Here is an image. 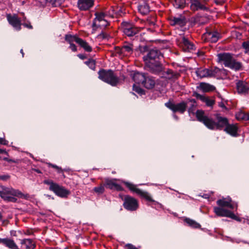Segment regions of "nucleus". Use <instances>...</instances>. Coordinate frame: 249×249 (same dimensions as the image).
<instances>
[{"label":"nucleus","mask_w":249,"mask_h":249,"mask_svg":"<svg viewBox=\"0 0 249 249\" xmlns=\"http://www.w3.org/2000/svg\"><path fill=\"white\" fill-rule=\"evenodd\" d=\"M104 183L105 187L111 190H115L119 191L124 190L123 187L120 185L116 183L114 179H106Z\"/></svg>","instance_id":"aec40b11"},{"label":"nucleus","mask_w":249,"mask_h":249,"mask_svg":"<svg viewBox=\"0 0 249 249\" xmlns=\"http://www.w3.org/2000/svg\"><path fill=\"white\" fill-rule=\"evenodd\" d=\"M78 56L81 59H84L85 58V56L83 54H79L78 55Z\"/></svg>","instance_id":"5fc2aeb1"},{"label":"nucleus","mask_w":249,"mask_h":249,"mask_svg":"<svg viewBox=\"0 0 249 249\" xmlns=\"http://www.w3.org/2000/svg\"><path fill=\"white\" fill-rule=\"evenodd\" d=\"M204 54L203 52H198L197 53V55L198 56H201V55H203Z\"/></svg>","instance_id":"4d7b16f0"},{"label":"nucleus","mask_w":249,"mask_h":249,"mask_svg":"<svg viewBox=\"0 0 249 249\" xmlns=\"http://www.w3.org/2000/svg\"><path fill=\"white\" fill-rule=\"evenodd\" d=\"M1 188L2 190L0 191V196L4 201L16 202L17 199L14 196H17L19 198L24 197V194L18 190L3 186Z\"/></svg>","instance_id":"7ed1b4c3"},{"label":"nucleus","mask_w":249,"mask_h":249,"mask_svg":"<svg viewBox=\"0 0 249 249\" xmlns=\"http://www.w3.org/2000/svg\"><path fill=\"white\" fill-rule=\"evenodd\" d=\"M98 38L103 39H108L109 37V35L108 33L103 31L98 35Z\"/></svg>","instance_id":"c03bdc74"},{"label":"nucleus","mask_w":249,"mask_h":249,"mask_svg":"<svg viewBox=\"0 0 249 249\" xmlns=\"http://www.w3.org/2000/svg\"><path fill=\"white\" fill-rule=\"evenodd\" d=\"M21 244L24 245L26 249H35L36 244L31 239H24L21 240Z\"/></svg>","instance_id":"c756f323"},{"label":"nucleus","mask_w":249,"mask_h":249,"mask_svg":"<svg viewBox=\"0 0 249 249\" xmlns=\"http://www.w3.org/2000/svg\"><path fill=\"white\" fill-rule=\"evenodd\" d=\"M186 103H188V104L189 103H191L190 107L188 108V110L189 113H194V111L195 110V108L196 107V100L194 99H188L187 102Z\"/></svg>","instance_id":"4c0bfd02"},{"label":"nucleus","mask_w":249,"mask_h":249,"mask_svg":"<svg viewBox=\"0 0 249 249\" xmlns=\"http://www.w3.org/2000/svg\"><path fill=\"white\" fill-rule=\"evenodd\" d=\"M186 4L185 0H174L173 5L176 8H183Z\"/></svg>","instance_id":"e433bc0d"},{"label":"nucleus","mask_w":249,"mask_h":249,"mask_svg":"<svg viewBox=\"0 0 249 249\" xmlns=\"http://www.w3.org/2000/svg\"><path fill=\"white\" fill-rule=\"evenodd\" d=\"M94 0H78L77 6L82 11H87L93 7Z\"/></svg>","instance_id":"6ab92c4d"},{"label":"nucleus","mask_w":249,"mask_h":249,"mask_svg":"<svg viewBox=\"0 0 249 249\" xmlns=\"http://www.w3.org/2000/svg\"><path fill=\"white\" fill-rule=\"evenodd\" d=\"M190 9L194 12L209 10V8L206 6V2L204 0H190Z\"/></svg>","instance_id":"9b49d317"},{"label":"nucleus","mask_w":249,"mask_h":249,"mask_svg":"<svg viewBox=\"0 0 249 249\" xmlns=\"http://www.w3.org/2000/svg\"><path fill=\"white\" fill-rule=\"evenodd\" d=\"M85 63L91 69L94 70L95 69V61L93 59L86 61Z\"/></svg>","instance_id":"37998d69"},{"label":"nucleus","mask_w":249,"mask_h":249,"mask_svg":"<svg viewBox=\"0 0 249 249\" xmlns=\"http://www.w3.org/2000/svg\"><path fill=\"white\" fill-rule=\"evenodd\" d=\"M215 213L218 216L230 217L233 219H237V216L231 211L224 209V207H215L213 208Z\"/></svg>","instance_id":"ddd939ff"},{"label":"nucleus","mask_w":249,"mask_h":249,"mask_svg":"<svg viewBox=\"0 0 249 249\" xmlns=\"http://www.w3.org/2000/svg\"><path fill=\"white\" fill-rule=\"evenodd\" d=\"M6 17L9 24L14 28L18 31L21 29V21L17 15L12 16L11 14H7Z\"/></svg>","instance_id":"2eb2a0df"},{"label":"nucleus","mask_w":249,"mask_h":249,"mask_svg":"<svg viewBox=\"0 0 249 249\" xmlns=\"http://www.w3.org/2000/svg\"><path fill=\"white\" fill-rule=\"evenodd\" d=\"M105 186L104 183L101 184L100 186L94 188V191L98 195L102 194L105 192Z\"/></svg>","instance_id":"ea45409f"},{"label":"nucleus","mask_w":249,"mask_h":249,"mask_svg":"<svg viewBox=\"0 0 249 249\" xmlns=\"http://www.w3.org/2000/svg\"><path fill=\"white\" fill-rule=\"evenodd\" d=\"M80 38V37L76 35L67 34L65 36V40L69 44L73 43V42H75L78 43Z\"/></svg>","instance_id":"72a5a7b5"},{"label":"nucleus","mask_w":249,"mask_h":249,"mask_svg":"<svg viewBox=\"0 0 249 249\" xmlns=\"http://www.w3.org/2000/svg\"><path fill=\"white\" fill-rule=\"evenodd\" d=\"M148 23L150 25H154L155 24L154 21H148Z\"/></svg>","instance_id":"13d9d810"},{"label":"nucleus","mask_w":249,"mask_h":249,"mask_svg":"<svg viewBox=\"0 0 249 249\" xmlns=\"http://www.w3.org/2000/svg\"><path fill=\"white\" fill-rule=\"evenodd\" d=\"M69 48L71 50V51L72 52H75L77 51V47L76 46V45L73 44V43H72V44H70V47Z\"/></svg>","instance_id":"de8ad7c7"},{"label":"nucleus","mask_w":249,"mask_h":249,"mask_svg":"<svg viewBox=\"0 0 249 249\" xmlns=\"http://www.w3.org/2000/svg\"><path fill=\"white\" fill-rule=\"evenodd\" d=\"M184 222H185L189 226L193 228H199L201 227L199 223L189 218H186L184 219Z\"/></svg>","instance_id":"c9c22d12"},{"label":"nucleus","mask_w":249,"mask_h":249,"mask_svg":"<svg viewBox=\"0 0 249 249\" xmlns=\"http://www.w3.org/2000/svg\"><path fill=\"white\" fill-rule=\"evenodd\" d=\"M187 105L188 103L185 102H181L177 104L170 101L165 103L166 107L174 112H178L181 114H183L186 111Z\"/></svg>","instance_id":"1a4fd4ad"},{"label":"nucleus","mask_w":249,"mask_h":249,"mask_svg":"<svg viewBox=\"0 0 249 249\" xmlns=\"http://www.w3.org/2000/svg\"><path fill=\"white\" fill-rule=\"evenodd\" d=\"M210 77H215L219 78L221 77L222 74L224 73V69H220L217 67H213L209 69Z\"/></svg>","instance_id":"bb28decb"},{"label":"nucleus","mask_w":249,"mask_h":249,"mask_svg":"<svg viewBox=\"0 0 249 249\" xmlns=\"http://www.w3.org/2000/svg\"><path fill=\"white\" fill-rule=\"evenodd\" d=\"M20 53H22V57H23L24 56V53H23V49L20 50Z\"/></svg>","instance_id":"bf43d9fd"},{"label":"nucleus","mask_w":249,"mask_h":249,"mask_svg":"<svg viewBox=\"0 0 249 249\" xmlns=\"http://www.w3.org/2000/svg\"><path fill=\"white\" fill-rule=\"evenodd\" d=\"M56 170L58 173H61L63 172V170L59 167H58V168H57Z\"/></svg>","instance_id":"864d4df0"},{"label":"nucleus","mask_w":249,"mask_h":249,"mask_svg":"<svg viewBox=\"0 0 249 249\" xmlns=\"http://www.w3.org/2000/svg\"><path fill=\"white\" fill-rule=\"evenodd\" d=\"M50 166V167H52L55 169H56L57 168H58V166L56 165H54V164H49Z\"/></svg>","instance_id":"6e6d98bb"},{"label":"nucleus","mask_w":249,"mask_h":249,"mask_svg":"<svg viewBox=\"0 0 249 249\" xmlns=\"http://www.w3.org/2000/svg\"><path fill=\"white\" fill-rule=\"evenodd\" d=\"M133 52V45L131 43H125L122 47H115L113 56L123 57L131 54Z\"/></svg>","instance_id":"423d86ee"},{"label":"nucleus","mask_w":249,"mask_h":249,"mask_svg":"<svg viewBox=\"0 0 249 249\" xmlns=\"http://www.w3.org/2000/svg\"><path fill=\"white\" fill-rule=\"evenodd\" d=\"M123 183L131 191L135 193L148 201H154L150 194L148 192L141 190V189L138 188L136 185L130 182L124 181Z\"/></svg>","instance_id":"0eeeda50"},{"label":"nucleus","mask_w":249,"mask_h":249,"mask_svg":"<svg viewBox=\"0 0 249 249\" xmlns=\"http://www.w3.org/2000/svg\"><path fill=\"white\" fill-rule=\"evenodd\" d=\"M196 117L199 122L202 123L208 128L211 130H224L227 133L233 137L238 136V127L237 124H230L228 119L219 113L214 115L215 120L205 115L204 111L197 110Z\"/></svg>","instance_id":"f257e3e1"},{"label":"nucleus","mask_w":249,"mask_h":249,"mask_svg":"<svg viewBox=\"0 0 249 249\" xmlns=\"http://www.w3.org/2000/svg\"><path fill=\"white\" fill-rule=\"evenodd\" d=\"M217 204L221 207H228L232 210H237L238 204L237 202H233L230 197L223 198L217 200Z\"/></svg>","instance_id":"f8f14e48"},{"label":"nucleus","mask_w":249,"mask_h":249,"mask_svg":"<svg viewBox=\"0 0 249 249\" xmlns=\"http://www.w3.org/2000/svg\"><path fill=\"white\" fill-rule=\"evenodd\" d=\"M236 89L239 94H246L249 92V84L242 80L238 81L236 83Z\"/></svg>","instance_id":"a211bd4d"},{"label":"nucleus","mask_w":249,"mask_h":249,"mask_svg":"<svg viewBox=\"0 0 249 249\" xmlns=\"http://www.w3.org/2000/svg\"><path fill=\"white\" fill-rule=\"evenodd\" d=\"M3 152H4V151L0 149V153H2Z\"/></svg>","instance_id":"680f3d73"},{"label":"nucleus","mask_w":249,"mask_h":249,"mask_svg":"<svg viewBox=\"0 0 249 249\" xmlns=\"http://www.w3.org/2000/svg\"><path fill=\"white\" fill-rule=\"evenodd\" d=\"M174 117H175L176 119H178V117H177L176 115H174Z\"/></svg>","instance_id":"0e129e2a"},{"label":"nucleus","mask_w":249,"mask_h":249,"mask_svg":"<svg viewBox=\"0 0 249 249\" xmlns=\"http://www.w3.org/2000/svg\"><path fill=\"white\" fill-rule=\"evenodd\" d=\"M198 88L205 92L213 91L215 89L214 86L204 82L200 83Z\"/></svg>","instance_id":"c85d7f7f"},{"label":"nucleus","mask_w":249,"mask_h":249,"mask_svg":"<svg viewBox=\"0 0 249 249\" xmlns=\"http://www.w3.org/2000/svg\"><path fill=\"white\" fill-rule=\"evenodd\" d=\"M122 200L124 201V208L128 211H134L139 207L138 200L131 196L126 195L122 198Z\"/></svg>","instance_id":"6e6552de"},{"label":"nucleus","mask_w":249,"mask_h":249,"mask_svg":"<svg viewBox=\"0 0 249 249\" xmlns=\"http://www.w3.org/2000/svg\"><path fill=\"white\" fill-rule=\"evenodd\" d=\"M227 67L235 71H239L241 70L242 65L241 62L236 61V60L233 57Z\"/></svg>","instance_id":"cd10ccee"},{"label":"nucleus","mask_w":249,"mask_h":249,"mask_svg":"<svg viewBox=\"0 0 249 249\" xmlns=\"http://www.w3.org/2000/svg\"><path fill=\"white\" fill-rule=\"evenodd\" d=\"M193 96L196 97L197 99H198L201 101L204 102L207 106L212 107L214 104V101L213 99H210L205 96L201 95L196 92H195L193 93Z\"/></svg>","instance_id":"5701e85b"},{"label":"nucleus","mask_w":249,"mask_h":249,"mask_svg":"<svg viewBox=\"0 0 249 249\" xmlns=\"http://www.w3.org/2000/svg\"><path fill=\"white\" fill-rule=\"evenodd\" d=\"M2 218V214L0 212V220H1Z\"/></svg>","instance_id":"052dcab7"},{"label":"nucleus","mask_w":249,"mask_h":249,"mask_svg":"<svg viewBox=\"0 0 249 249\" xmlns=\"http://www.w3.org/2000/svg\"><path fill=\"white\" fill-rule=\"evenodd\" d=\"M170 24L173 26H184L186 24V18L184 16L181 15L178 17H172L170 19Z\"/></svg>","instance_id":"412c9836"},{"label":"nucleus","mask_w":249,"mask_h":249,"mask_svg":"<svg viewBox=\"0 0 249 249\" xmlns=\"http://www.w3.org/2000/svg\"><path fill=\"white\" fill-rule=\"evenodd\" d=\"M217 57V62L223 63L226 67L233 57L232 54L227 53H218Z\"/></svg>","instance_id":"dca6fc26"},{"label":"nucleus","mask_w":249,"mask_h":249,"mask_svg":"<svg viewBox=\"0 0 249 249\" xmlns=\"http://www.w3.org/2000/svg\"><path fill=\"white\" fill-rule=\"evenodd\" d=\"M217 4H222L224 3L226 0H213Z\"/></svg>","instance_id":"8fccbe9b"},{"label":"nucleus","mask_w":249,"mask_h":249,"mask_svg":"<svg viewBox=\"0 0 249 249\" xmlns=\"http://www.w3.org/2000/svg\"><path fill=\"white\" fill-rule=\"evenodd\" d=\"M125 249H137L136 247L134 246L133 245L130 244H128L125 245Z\"/></svg>","instance_id":"09e8293b"},{"label":"nucleus","mask_w":249,"mask_h":249,"mask_svg":"<svg viewBox=\"0 0 249 249\" xmlns=\"http://www.w3.org/2000/svg\"><path fill=\"white\" fill-rule=\"evenodd\" d=\"M177 41L178 46L185 52H190L195 49L194 44L185 36L178 39Z\"/></svg>","instance_id":"9d476101"},{"label":"nucleus","mask_w":249,"mask_h":249,"mask_svg":"<svg viewBox=\"0 0 249 249\" xmlns=\"http://www.w3.org/2000/svg\"><path fill=\"white\" fill-rule=\"evenodd\" d=\"M242 46L245 50V53H249V41L244 42Z\"/></svg>","instance_id":"a18cd8bd"},{"label":"nucleus","mask_w":249,"mask_h":249,"mask_svg":"<svg viewBox=\"0 0 249 249\" xmlns=\"http://www.w3.org/2000/svg\"><path fill=\"white\" fill-rule=\"evenodd\" d=\"M0 144H6V141L3 138H0Z\"/></svg>","instance_id":"3c124183"},{"label":"nucleus","mask_w":249,"mask_h":249,"mask_svg":"<svg viewBox=\"0 0 249 249\" xmlns=\"http://www.w3.org/2000/svg\"><path fill=\"white\" fill-rule=\"evenodd\" d=\"M0 244H2L10 249H19L13 239L0 238Z\"/></svg>","instance_id":"4be33fe9"},{"label":"nucleus","mask_w":249,"mask_h":249,"mask_svg":"<svg viewBox=\"0 0 249 249\" xmlns=\"http://www.w3.org/2000/svg\"><path fill=\"white\" fill-rule=\"evenodd\" d=\"M179 74L177 73L174 72L171 70H167L164 74V76L166 78L168 79H177Z\"/></svg>","instance_id":"f704fd0d"},{"label":"nucleus","mask_w":249,"mask_h":249,"mask_svg":"<svg viewBox=\"0 0 249 249\" xmlns=\"http://www.w3.org/2000/svg\"><path fill=\"white\" fill-rule=\"evenodd\" d=\"M146 75L145 73L136 71L133 74L132 78L136 83L142 85L144 80H145Z\"/></svg>","instance_id":"393cba45"},{"label":"nucleus","mask_w":249,"mask_h":249,"mask_svg":"<svg viewBox=\"0 0 249 249\" xmlns=\"http://www.w3.org/2000/svg\"><path fill=\"white\" fill-rule=\"evenodd\" d=\"M3 160H6V161H8V162H15V161H14V160H11V159H8L7 158H3Z\"/></svg>","instance_id":"603ef678"},{"label":"nucleus","mask_w":249,"mask_h":249,"mask_svg":"<svg viewBox=\"0 0 249 249\" xmlns=\"http://www.w3.org/2000/svg\"><path fill=\"white\" fill-rule=\"evenodd\" d=\"M236 118L238 120H249V113L241 111L236 114Z\"/></svg>","instance_id":"58836bf2"},{"label":"nucleus","mask_w":249,"mask_h":249,"mask_svg":"<svg viewBox=\"0 0 249 249\" xmlns=\"http://www.w3.org/2000/svg\"><path fill=\"white\" fill-rule=\"evenodd\" d=\"M77 44L86 52H91L92 50V47L89 46V43L81 38L79 39V41Z\"/></svg>","instance_id":"473e14b6"},{"label":"nucleus","mask_w":249,"mask_h":249,"mask_svg":"<svg viewBox=\"0 0 249 249\" xmlns=\"http://www.w3.org/2000/svg\"><path fill=\"white\" fill-rule=\"evenodd\" d=\"M27 27L29 28H32V26L31 25L27 26Z\"/></svg>","instance_id":"e2e57ef3"},{"label":"nucleus","mask_w":249,"mask_h":249,"mask_svg":"<svg viewBox=\"0 0 249 249\" xmlns=\"http://www.w3.org/2000/svg\"><path fill=\"white\" fill-rule=\"evenodd\" d=\"M10 178V176L8 175H0V180H7Z\"/></svg>","instance_id":"49530a36"},{"label":"nucleus","mask_w":249,"mask_h":249,"mask_svg":"<svg viewBox=\"0 0 249 249\" xmlns=\"http://www.w3.org/2000/svg\"><path fill=\"white\" fill-rule=\"evenodd\" d=\"M123 32L128 36H132L139 32V29L131 24L125 23L123 25Z\"/></svg>","instance_id":"f3484780"},{"label":"nucleus","mask_w":249,"mask_h":249,"mask_svg":"<svg viewBox=\"0 0 249 249\" xmlns=\"http://www.w3.org/2000/svg\"><path fill=\"white\" fill-rule=\"evenodd\" d=\"M162 57L159 50L152 49L143 56V59L148 71L154 73H158L162 71V66L160 62Z\"/></svg>","instance_id":"f03ea898"},{"label":"nucleus","mask_w":249,"mask_h":249,"mask_svg":"<svg viewBox=\"0 0 249 249\" xmlns=\"http://www.w3.org/2000/svg\"><path fill=\"white\" fill-rule=\"evenodd\" d=\"M99 78L112 86H116L119 82V79L111 70H101L98 72Z\"/></svg>","instance_id":"20e7f679"},{"label":"nucleus","mask_w":249,"mask_h":249,"mask_svg":"<svg viewBox=\"0 0 249 249\" xmlns=\"http://www.w3.org/2000/svg\"><path fill=\"white\" fill-rule=\"evenodd\" d=\"M95 16V18L94 19L92 24L93 28L96 27L97 23L102 21V20L113 17V14L110 13L109 11L96 12Z\"/></svg>","instance_id":"4468645a"},{"label":"nucleus","mask_w":249,"mask_h":249,"mask_svg":"<svg viewBox=\"0 0 249 249\" xmlns=\"http://www.w3.org/2000/svg\"><path fill=\"white\" fill-rule=\"evenodd\" d=\"M196 73L197 77L200 78L210 77L209 69L199 68L196 70Z\"/></svg>","instance_id":"a878e982"},{"label":"nucleus","mask_w":249,"mask_h":249,"mask_svg":"<svg viewBox=\"0 0 249 249\" xmlns=\"http://www.w3.org/2000/svg\"><path fill=\"white\" fill-rule=\"evenodd\" d=\"M108 25L109 22L107 21V18H106L104 20H102V21L98 23L95 27L106 28Z\"/></svg>","instance_id":"a19ab883"},{"label":"nucleus","mask_w":249,"mask_h":249,"mask_svg":"<svg viewBox=\"0 0 249 249\" xmlns=\"http://www.w3.org/2000/svg\"><path fill=\"white\" fill-rule=\"evenodd\" d=\"M206 36L211 42H216L219 38L220 34L217 32H210L206 33Z\"/></svg>","instance_id":"2f4dec72"},{"label":"nucleus","mask_w":249,"mask_h":249,"mask_svg":"<svg viewBox=\"0 0 249 249\" xmlns=\"http://www.w3.org/2000/svg\"><path fill=\"white\" fill-rule=\"evenodd\" d=\"M142 85L147 89H151L153 88L155 85V80L153 77L146 74L145 80H144Z\"/></svg>","instance_id":"b1692460"},{"label":"nucleus","mask_w":249,"mask_h":249,"mask_svg":"<svg viewBox=\"0 0 249 249\" xmlns=\"http://www.w3.org/2000/svg\"><path fill=\"white\" fill-rule=\"evenodd\" d=\"M44 183L49 185V190L53 191L56 195L61 197H66L70 192L64 187L53 182L51 180H45Z\"/></svg>","instance_id":"39448f33"},{"label":"nucleus","mask_w":249,"mask_h":249,"mask_svg":"<svg viewBox=\"0 0 249 249\" xmlns=\"http://www.w3.org/2000/svg\"><path fill=\"white\" fill-rule=\"evenodd\" d=\"M138 10L142 15H146L150 11V8L148 3L143 1L139 5Z\"/></svg>","instance_id":"7c9ffc66"},{"label":"nucleus","mask_w":249,"mask_h":249,"mask_svg":"<svg viewBox=\"0 0 249 249\" xmlns=\"http://www.w3.org/2000/svg\"><path fill=\"white\" fill-rule=\"evenodd\" d=\"M133 89L134 91L140 94L141 95L144 94V91L142 88H141L139 86L137 85L136 84H134L133 86Z\"/></svg>","instance_id":"79ce46f5"}]
</instances>
